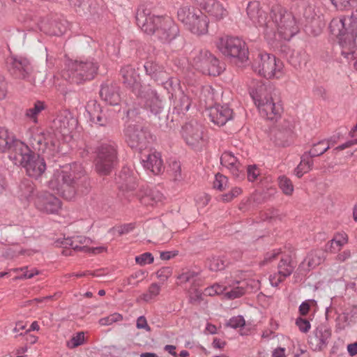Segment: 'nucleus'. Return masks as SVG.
Here are the masks:
<instances>
[{
    "instance_id": "1",
    "label": "nucleus",
    "mask_w": 357,
    "mask_h": 357,
    "mask_svg": "<svg viewBox=\"0 0 357 357\" xmlns=\"http://www.w3.org/2000/svg\"><path fill=\"white\" fill-rule=\"evenodd\" d=\"M0 152H8L10 160L15 165L24 167L29 177L38 178L46 169L45 160L40 154L35 153L26 144L2 127H0Z\"/></svg>"
},
{
    "instance_id": "2",
    "label": "nucleus",
    "mask_w": 357,
    "mask_h": 357,
    "mask_svg": "<svg viewBox=\"0 0 357 357\" xmlns=\"http://www.w3.org/2000/svg\"><path fill=\"white\" fill-rule=\"evenodd\" d=\"M84 174L81 164L73 163L62 169H56L48 183L49 188L65 199L71 200L76 195V184Z\"/></svg>"
},
{
    "instance_id": "3",
    "label": "nucleus",
    "mask_w": 357,
    "mask_h": 357,
    "mask_svg": "<svg viewBox=\"0 0 357 357\" xmlns=\"http://www.w3.org/2000/svg\"><path fill=\"white\" fill-rule=\"evenodd\" d=\"M332 35L341 47L342 55L351 61L357 58V24H329Z\"/></svg>"
},
{
    "instance_id": "4",
    "label": "nucleus",
    "mask_w": 357,
    "mask_h": 357,
    "mask_svg": "<svg viewBox=\"0 0 357 357\" xmlns=\"http://www.w3.org/2000/svg\"><path fill=\"white\" fill-rule=\"evenodd\" d=\"M252 66L256 73L269 79H283L287 73L281 59L264 52L257 54Z\"/></svg>"
},
{
    "instance_id": "5",
    "label": "nucleus",
    "mask_w": 357,
    "mask_h": 357,
    "mask_svg": "<svg viewBox=\"0 0 357 357\" xmlns=\"http://www.w3.org/2000/svg\"><path fill=\"white\" fill-rule=\"evenodd\" d=\"M97 70V64L91 60L67 59L61 76L70 82L79 84L93 79Z\"/></svg>"
},
{
    "instance_id": "6",
    "label": "nucleus",
    "mask_w": 357,
    "mask_h": 357,
    "mask_svg": "<svg viewBox=\"0 0 357 357\" xmlns=\"http://www.w3.org/2000/svg\"><path fill=\"white\" fill-rule=\"evenodd\" d=\"M216 47L222 54L234 59L238 66H243L248 61V47L238 37L222 36L217 41Z\"/></svg>"
},
{
    "instance_id": "7",
    "label": "nucleus",
    "mask_w": 357,
    "mask_h": 357,
    "mask_svg": "<svg viewBox=\"0 0 357 357\" xmlns=\"http://www.w3.org/2000/svg\"><path fill=\"white\" fill-rule=\"evenodd\" d=\"M190 64L205 75L216 76L221 73L218 60L207 50L194 52Z\"/></svg>"
},
{
    "instance_id": "8",
    "label": "nucleus",
    "mask_w": 357,
    "mask_h": 357,
    "mask_svg": "<svg viewBox=\"0 0 357 357\" xmlns=\"http://www.w3.org/2000/svg\"><path fill=\"white\" fill-rule=\"evenodd\" d=\"M252 96L261 116L273 120L280 116L282 105L279 102H275L268 93L261 89L259 92L253 93Z\"/></svg>"
},
{
    "instance_id": "9",
    "label": "nucleus",
    "mask_w": 357,
    "mask_h": 357,
    "mask_svg": "<svg viewBox=\"0 0 357 357\" xmlns=\"http://www.w3.org/2000/svg\"><path fill=\"white\" fill-rule=\"evenodd\" d=\"M181 135L185 144L195 150H201L206 144L205 128L197 121L186 123L182 128Z\"/></svg>"
},
{
    "instance_id": "10",
    "label": "nucleus",
    "mask_w": 357,
    "mask_h": 357,
    "mask_svg": "<svg viewBox=\"0 0 357 357\" xmlns=\"http://www.w3.org/2000/svg\"><path fill=\"white\" fill-rule=\"evenodd\" d=\"M30 144L37 154L53 156L58 151L56 141L50 132L38 130L32 133L29 139Z\"/></svg>"
},
{
    "instance_id": "11",
    "label": "nucleus",
    "mask_w": 357,
    "mask_h": 357,
    "mask_svg": "<svg viewBox=\"0 0 357 357\" xmlns=\"http://www.w3.org/2000/svg\"><path fill=\"white\" fill-rule=\"evenodd\" d=\"M116 161V151L114 146L103 144L99 147L95 160L96 172L100 175L108 174Z\"/></svg>"
},
{
    "instance_id": "12",
    "label": "nucleus",
    "mask_w": 357,
    "mask_h": 357,
    "mask_svg": "<svg viewBox=\"0 0 357 357\" xmlns=\"http://www.w3.org/2000/svg\"><path fill=\"white\" fill-rule=\"evenodd\" d=\"M6 67L10 75L15 79H28L32 73L29 61L22 56H8L6 59Z\"/></svg>"
},
{
    "instance_id": "13",
    "label": "nucleus",
    "mask_w": 357,
    "mask_h": 357,
    "mask_svg": "<svg viewBox=\"0 0 357 357\" xmlns=\"http://www.w3.org/2000/svg\"><path fill=\"white\" fill-rule=\"evenodd\" d=\"M137 96L140 99V102L144 105V108L152 114H158L162 111L163 100L152 88L144 86Z\"/></svg>"
},
{
    "instance_id": "14",
    "label": "nucleus",
    "mask_w": 357,
    "mask_h": 357,
    "mask_svg": "<svg viewBox=\"0 0 357 357\" xmlns=\"http://www.w3.org/2000/svg\"><path fill=\"white\" fill-rule=\"evenodd\" d=\"M126 141L132 148L142 151L149 142V134L142 127L137 125H129L125 129Z\"/></svg>"
},
{
    "instance_id": "15",
    "label": "nucleus",
    "mask_w": 357,
    "mask_h": 357,
    "mask_svg": "<svg viewBox=\"0 0 357 357\" xmlns=\"http://www.w3.org/2000/svg\"><path fill=\"white\" fill-rule=\"evenodd\" d=\"M33 202L39 211L48 214L57 213L61 208V201L53 194L46 191L38 194Z\"/></svg>"
},
{
    "instance_id": "16",
    "label": "nucleus",
    "mask_w": 357,
    "mask_h": 357,
    "mask_svg": "<svg viewBox=\"0 0 357 357\" xmlns=\"http://www.w3.org/2000/svg\"><path fill=\"white\" fill-rule=\"evenodd\" d=\"M156 24H142L140 29L147 35L155 33L162 40L168 41L174 38L178 32L176 24H164L163 27H156Z\"/></svg>"
},
{
    "instance_id": "17",
    "label": "nucleus",
    "mask_w": 357,
    "mask_h": 357,
    "mask_svg": "<svg viewBox=\"0 0 357 357\" xmlns=\"http://www.w3.org/2000/svg\"><path fill=\"white\" fill-rule=\"evenodd\" d=\"M331 337V328L327 325L321 324L309 337L308 343L313 351H321L326 347Z\"/></svg>"
},
{
    "instance_id": "18",
    "label": "nucleus",
    "mask_w": 357,
    "mask_h": 357,
    "mask_svg": "<svg viewBox=\"0 0 357 357\" xmlns=\"http://www.w3.org/2000/svg\"><path fill=\"white\" fill-rule=\"evenodd\" d=\"M201 8L206 11L210 18L208 21H219L227 16V11L216 0H196Z\"/></svg>"
},
{
    "instance_id": "19",
    "label": "nucleus",
    "mask_w": 357,
    "mask_h": 357,
    "mask_svg": "<svg viewBox=\"0 0 357 357\" xmlns=\"http://www.w3.org/2000/svg\"><path fill=\"white\" fill-rule=\"evenodd\" d=\"M208 116L214 124L222 126L232 119L233 111L227 105H217L209 108Z\"/></svg>"
},
{
    "instance_id": "20",
    "label": "nucleus",
    "mask_w": 357,
    "mask_h": 357,
    "mask_svg": "<svg viewBox=\"0 0 357 357\" xmlns=\"http://www.w3.org/2000/svg\"><path fill=\"white\" fill-rule=\"evenodd\" d=\"M141 163L146 170L155 175L160 174L164 169L161 154L157 151H152L149 154H143L141 157Z\"/></svg>"
},
{
    "instance_id": "21",
    "label": "nucleus",
    "mask_w": 357,
    "mask_h": 357,
    "mask_svg": "<svg viewBox=\"0 0 357 357\" xmlns=\"http://www.w3.org/2000/svg\"><path fill=\"white\" fill-rule=\"evenodd\" d=\"M91 240L83 236H77L65 240L64 245L69 246L77 251L84 252L99 253L103 250V248H90Z\"/></svg>"
},
{
    "instance_id": "22",
    "label": "nucleus",
    "mask_w": 357,
    "mask_h": 357,
    "mask_svg": "<svg viewBox=\"0 0 357 357\" xmlns=\"http://www.w3.org/2000/svg\"><path fill=\"white\" fill-rule=\"evenodd\" d=\"M121 73L123 84L131 89L136 95L143 89L144 87L141 85L139 75L132 66H124L122 68Z\"/></svg>"
},
{
    "instance_id": "23",
    "label": "nucleus",
    "mask_w": 357,
    "mask_h": 357,
    "mask_svg": "<svg viewBox=\"0 0 357 357\" xmlns=\"http://www.w3.org/2000/svg\"><path fill=\"white\" fill-rule=\"evenodd\" d=\"M221 165L228 169L236 177H238L243 172L244 167L240 160L231 152H224L220 158Z\"/></svg>"
},
{
    "instance_id": "24",
    "label": "nucleus",
    "mask_w": 357,
    "mask_h": 357,
    "mask_svg": "<svg viewBox=\"0 0 357 357\" xmlns=\"http://www.w3.org/2000/svg\"><path fill=\"white\" fill-rule=\"evenodd\" d=\"M178 20L181 22H195L196 21H206L207 16L199 9L190 8L188 6L180 8L177 13Z\"/></svg>"
},
{
    "instance_id": "25",
    "label": "nucleus",
    "mask_w": 357,
    "mask_h": 357,
    "mask_svg": "<svg viewBox=\"0 0 357 357\" xmlns=\"http://www.w3.org/2000/svg\"><path fill=\"white\" fill-rule=\"evenodd\" d=\"M100 95L104 101L111 105H117L121 102L119 88L114 84H102Z\"/></svg>"
},
{
    "instance_id": "26",
    "label": "nucleus",
    "mask_w": 357,
    "mask_h": 357,
    "mask_svg": "<svg viewBox=\"0 0 357 357\" xmlns=\"http://www.w3.org/2000/svg\"><path fill=\"white\" fill-rule=\"evenodd\" d=\"M324 260V257L322 251H312L300 264L298 269L302 274L306 273L321 264Z\"/></svg>"
},
{
    "instance_id": "27",
    "label": "nucleus",
    "mask_w": 357,
    "mask_h": 357,
    "mask_svg": "<svg viewBox=\"0 0 357 357\" xmlns=\"http://www.w3.org/2000/svg\"><path fill=\"white\" fill-rule=\"evenodd\" d=\"M135 18L138 22H161L162 21L168 22L171 20V17L168 15H151L150 10L144 6L138 8Z\"/></svg>"
},
{
    "instance_id": "28",
    "label": "nucleus",
    "mask_w": 357,
    "mask_h": 357,
    "mask_svg": "<svg viewBox=\"0 0 357 357\" xmlns=\"http://www.w3.org/2000/svg\"><path fill=\"white\" fill-rule=\"evenodd\" d=\"M47 109V105L44 101L36 100L24 111V116L31 122L36 124L38 123V116Z\"/></svg>"
},
{
    "instance_id": "29",
    "label": "nucleus",
    "mask_w": 357,
    "mask_h": 357,
    "mask_svg": "<svg viewBox=\"0 0 357 357\" xmlns=\"http://www.w3.org/2000/svg\"><path fill=\"white\" fill-rule=\"evenodd\" d=\"M174 96V107L176 112L180 114L188 111L191 105V100L188 95L185 94L181 88H178Z\"/></svg>"
},
{
    "instance_id": "30",
    "label": "nucleus",
    "mask_w": 357,
    "mask_h": 357,
    "mask_svg": "<svg viewBox=\"0 0 357 357\" xmlns=\"http://www.w3.org/2000/svg\"><path fill=\"white\" fill-rule=\"evenodd\" d=\"M245 281H234L232 282H227L225 287L227 290L225 291V296L229 299H234L243 296L245 293Z\"/></svg>"
},
{
    "instance_id": "31",
    "label": "nucleus",
    "mask_w": 357,
    "mask_h": 357,
    "mask_svg": "<svg viewBox=\"0 0 357 357\" xmlns=\"http://www.w3.org/2000/svg\"><path fill=\"white\" fill-rule=\"evenodd\" d=\"M86 109L91 122L100 126H104L106 123V120L103 119L102 115L100 105L96 101L89 102Z\"/></svg>"
},
{
    "instance_id": "32",
    "label": "nucleus",
    "mask_w": 357,
    "mask_h": 357,
    "mask_svg": "<svg viewBox=\"0 0 357 357\" xmlns=\"http://www.w3.org/2000/svg\"><path fill=\"white\" fill-rule=\"evenodd\" d=\"M277 31L279 40H289L299 31V28L297 24H278Z\"/></svg>"
},
{
    "instance_id": "33",
    "label": "nucleus",
    "mask_w": 357,
    "mask_h": 357,
    "mask_svg": "<svg viewBox=\"0 0 357 357\" xmlns=\"http://www.w3.org/2000/svg\"><path fill=\"white\" fill-rule=\"evenodd\" d=\"M70 6L77 15L86 16L91 13V0H68Z\"/></svg>"
},
{
    "instance_id": "34",
    "label": "nucleus",
    "mask_w": 357,
    "mask_h": 357,
    "mask_svg": "<svg viewBox=\"0 0 357 357\" xmlns=\"http://www.w3.org/2000/svg\"><path fill=\"white\" fill-rule=\"evenodd\" d=\"M270 17L272 22H287L291 20V15L281 6H275L271 8Z\"/></svg>"
},
{
    "instance_id": "35",
    "label": "nucleus",
    "mask_w": 357,
    "mask_h": 357,
    "mask_svg": "<svg viewBox=\"0 0 357 357\" xmlns=\"http://www.w3.org/2000/svg\"><path fill=\"white\" fill-rule=\"evenodd\" d=\"M357 320V308L354 307L350 313H342L337 318V327L340 329H344L351 322Z\"/></svg>"
},
{
    "instance_id": "36",
    "label": "nucleus",
    "mask_w": 357,
    "mask_h": 357,
    "mask_svg": "<svg viewBox=\"0 0 357 357\" xmlns=\"http://www.w3.org/2000/svg\"><path fill=\"white\" fill-rule=\"evenodd\" d=\"M165 199L162 193L157 189H151L142 198V202L144 204L153 206L160 203Z\"/></svg>"
},
{
    "instance_id": "37",
    "label": "nucleus",
    "mask_w": 357,
    "mask_h": 357,
    "mask_svg": "<svg viewBox=\"0 0 357 357\" xmlns=\"http://www.w3.org/2000/svg\"><path fill=\"white\" fill-rule=\"evenodd\" d=\"M307 54L303 49L294 50L289 57V63L295 68L305 64L307 61Z\"/></svg>"
},
{
    "instance_id": "38",
    "label": "nucleus",
    "mask_w": 357,
    "mask_h": 357,
    "mask_svg": "<svg viewBox=\"0 0 357 357\" xmlns=\"http://www.w3.org/2000/svg\"><path fill=\"white\" fill-rule=\"evenodd\" d=\"M35 187L33 184L27 181L20 186L19 197L22 202H29L33 197Z\"/></svg>"
},
{
    "instance_id": "39",
    "label": "nucleus",
    "mask_w": 357,
    "mask_h": 357,
    "mask_svg": "<svg viewBox=\"0 0 357 357\" xmlns=\"http://www.w3.org/2000/svg\"><path fill=\"white\" fill-rule=\"evenodd\" d=\"M348 242V236L347 234L337 233L336 234L333 239L330 241V250L331 252H336Z\"/></svg>"
},
{
    "instance_id": "40",
    "label": "nucleus",
    "mask_w": 357,
    "mask_h": 357,
    "mask_svg": "<svg viewBox=\"0 0 357 357\" xmlns=\"http://www.w3.org/2000/svg\"><path fill=\"white\" fill-rule=\"evenodd\" d=\"M335 141L332 139H324L315 144L313 147L310 150L309 154L311 157H316L322 155L325 153L331 144H333Z\"/></svg>"
},
{
    "instance_id": "41",
    "label": "nucleus",
    "mask_w": 357,
    "mask_h": 357,
    "mask_svg": "<svg viewBox=\"0 0 357 357\" xmlns=\"http://www.w3.org/2000/svg\"><path fill=\"white\" fill-rule=\"evenodd\" d=\"M262 11L259 8L258 1L250 2L247 7V14L250 20L260 22L263 20Z\"/></svg>"
},
{
    "instance_id": "42",
    "label": "nucleus",
    "mask_w": 357,
    "mask_h": 357,
    "mask_svg": "<svg viewBox=\"0 0 357 357\" xmlns=\"http://www.w3.org/2000/svg\"><path fill=\"white\" fill-rule=\"evenodd\" d=\"M278 24H262L261 29L264 31L265 38L272 43L275 40H279L278 31Z\"/></svg>"
},
{
    "instance_id": "43",
    "label": "nucleus",
    "mask_w": 357,
    "mask_h": 357,
    "mask_svg": "<svg viewBox=\"0 0 357 357\" xmlns=\"http://www.w3.org/2000/svg\"><path fill=\"white\" fill-rule=\"evenodd\" d=\"M144 69L146 74L157 81L158 80V76L163 77L165 74V73L162 70V68L153 61L146 62L144 64Z\"/></svg>"
},
{
    "instance_id": "44",
    "label": "nucleus",
    "mask_w": 357,
    "mask_h": 357,
    "mask_svg": "<svg viewBox=\"0 0 357 357\" xmlns=\"http://www.w3.org/2000/svg\"><path fill=\"white\" fill-rule=\"evenodd\" d=\"M199 273L192 269L184 270L180 275H178L177 279L178 284H184L186 282H195Z\"/></svg>"
},
{
    "instance_id": "45",
    "label": "nucleus",
    "mask_w": 357,
    "mask_h": 357,
    "mask_svg": "<svg viewBox=\"0 0 357 357\" xmlns=\"http://www.w3.org/2000/svg\"><path fill=\"white\" fill-rule=\"evenodd\" d=\"M278 185L282 192L290 196L294 192V185L291 181L286 176H280L278 177Z\"/></svg>"
},
{
    "instance_id": "46",
    "label": "nucleus",
    "mask_w": 357,
    "mask_h": 357,
    "mask_svg": "<svg viewBox=\"0 0 357 357\" xmlns=\"http://www.w3.org/2000/svg\"><path fill=\"white\" fill-rule=\"evenodd\" d=\"M160 292V287L156 283L151 284L147 291L142 294L139 299L142 300L145 302H149L153 300Z\"/></svg>"
},
{
    "instance_id": "47",
    "label": "nucleus",
    "mask_w": 357,
    "mask_h": 357,
    "mask_svg": "<svg viewBox=\"0 0 357 357\" xmlns=\"http://www.w3.org/2000/svg\"><path fill=\"white\" fill-rule=\"evenodd\" d=\"M227 261L223 257H212L208 259V267L212 271H219L225 269Z\"/></svg>"
},
{
    "instance_id": "48",
    "label": "nucleus",
    "mask_w": 357,
    "mask_h": 357,
    "mask_svg": "<svg viewBox=\"0 0 357 357\" xmlns=\"http://www.w3.org/2000/svg\"><path fill=\"white\" fill-rule=\"evenodd\" d=\"M278 268L279 273L286 278L292 273L294 266L291 264V261L282 259L278 264Z\"/></svg>"
},
{
    "instance_id": "49",
    "label": "nucleus",
    "mask_w": 357,
    "mask_h": 357,
    "mask_svg": "<svg viewBox=\"0 0 357 357\" xmlns=\"http://www.w3.org/2000/svg\"><path fill=\"white\" fill-rule=\"evenodd\" d=\"M312 166V162L310 160H305L302 158L301 162L295 169V174L298 178L303 176L304 174L308 172Z\"/></svg>"
},
{
    "instance_id": "50",
    "label": "nucleus",
    "mask_w": 357,
    "mask_h": 357,
    "mask_svg": "<svg viewBox=\"0 0 357 357\" xmlns=\"http://www.w3.org/2000/svg\"><path fill=\"white\" fill-rule=\"evenodd\" d=\"M186 29L192 33L200 36L208 32V24H185Z\"/></svg>"
},
{
    "instance_id": "51",
    "label": "nucleus",
    "mask_w": 357,
    "mask_h": 357,
    "mask_svg": "<svg viewBox=\"0 0 357 357\" xmlns=\"http://www.w3.org/2000/svg\"><path fill=\"white\" fill-rule=\"evenodd\" d=\"M62 24H42V26H40V29L44 31L47 34L52 35V36H60L63 34L62 31L61 30L59 25Z\"/></svg>"
},
{
    "instance_id": "52",
    "label": "nucleus",
    "mask_w": 357,
    "mask_h": 357,
    "mask_svg": "<svg viewBox=\"0 0 357 357\" xmlns=\"http://www.w3.org/2000/svg\"><path fill=\"white\" fill-rule=\"evenodd\" d=\"M227 289V288L225 287V286L215 283L212 286L206 288L204 291V294L205 296H213L225 293V291H226Z\"/></svg>"
},
{
    "instance_id": "53",
    "label": "nucleus",
    "mask_w": 357,
    "mask_h": 357,
    "mask_svg": "<svg viewBox=\"0 0 357 357\" xmlns=\"http://www.w3.org/2000/svg\"><path fill=\"white\" fill-rule=\"evenodd\" d=\"M19 20L27 22L29 21H43L44 19H42L41 17L39 16L38 12L33 10H23L21 13V18L19 19Z\"/></svg>"
},
{
    "instance_id": "54",
    "label": "nucleus",
    "mask_w": 357,
    "mask_h": 357,
    "mask_svg": "<svg viewBox=\"0 0 357 357\" xmlns=\"http://www.w3.org/2000/svg\"><path fill=\"white\" fill-rule=\"evenodd\" d=\"M303 29L309 36L315 37L322 32L323 29L320 24H305Z\"/></svg>"
},
{
    "instance_id": "55",
    "label": "nucleus",
    "mask_w": 357,
    "mask_h": 357,
    "mask_svg": "<svg viewBox=\"0 0 357 357\" xmlns=\"http://www.w3.org/2000/svg\"><path fill=\"white\" fill-rule=\"evenodd\" d=\"M84 342V334L79 332L73 335L70 340L66 342V345L69 349H74L82 345Z\"/></svg>"
},
{
    "instance_id": "56",
    "label": "nucleus",
    "mask_w": 357,
    "mask_h": 357,
    "mask_svg": "<svg viewBox=\"0 0 357 357\" xmlns=\"http://www.w3.org/2000/svg\"><path fill=\"white\" fill-rule=\"evenodd\" d=\"M228 185V178L221 174H217L213 181V188L220 191L225 190Z\"/></svg>"
},
{
    "instance_id": "57",
    "label": "nucleus",
    "mask_w": 357,
    "mask_h": 357,
    "mask_svg": "<svg viewBox=\"0 0 357 357\" xmlns=\"http://www.w3.org/2000/svg\"><path fill=\"white\" fill-rule=\"evenodd\" d=\"M153 257L150 252H145L135 257V261L140 266L150 264L153 262Z\"/></svg>"
},
{
    "instance_id": "58",
    "label": "nucleus",
    "mask_w": 357,
    "mask_h": 357,
    "mask_svg": "<svg viewBox=\"0 0 357 357\" xmlns=\"http://www.w3.org/2000/svg\"><path fill=\"white\" fill-rule=\"evenodd\" d=\"M123 319V317L121 314L119 313H114L110 314L106 317L102 318L100 319L99 322L102 326L110 325L114 322H117L121 321Z\"/></svg>"
},
{
    "instance_id": "59",
    "label": "nucleus",
    "mask_w": 357,
    "mask_h": 357,
    "mask_svg": "<svg viewBox=\"0 0 357 357\" xmlns=\"http://www.w3.org/2000/svg\"><path fill=\"white\" fill-rule=\"evenodd\" d=\"M202 97L204 98L206 103L211 105L214 100V90L211 86H204L202 91Z\"/></svg>"
},
{
    "instance_id": "60",
    "label": "nucleus",
    "mask_w": 357,
    "mask_h": 357,
    "mask_svg": "<svg viewBox=\"0 0 357 357\" xmlns=\"http://www.w3.org/2000/svg\"><path fill=\"white\" fill-rule=\"evenodd\" d=\"M244 325L245 320L242 316L233 317L227 323V326L232 328H240Z\"/></svg>"
},
{
    "instance_id": "61",
    "label": "nucleus",
    "mask_w": 357,
    "mask_h": 357,
    "mask_svg": "<svg viewBox=\"0 0 357 357\" xmlns=\"http://www.w3.org/2000/svg\"><path fill=\"white\" fill-rule=\"evenodd\" d=\"M172 274V270L171 268L162 267L157 271L156 276L160 280L165 282L168 280Z\"/></svg>"
},
{
    "instance_id": "62",
    "label": "nucleus",
    "mask_w": 357,
    "mask_h": 357,
    "mask_svg": "<svg viewBox=\"0 0 357 357\" xmlns=\"http://www.w3.org/2000/svg\"><path fill=\"white\" fill-rule=\"evenodd\" d=\"M242 192V190L238 187H235L231 189V190L228 192L225 193L222 195V199L224 202H231L232 199H234L235 197H238L241 193Z\"/></svg>"
},
{
    "instance_id": "63",
    "label": "nucleus",
    "mask_w": 357,
    "mask_h": 357,
    "mask_svg": "<svg viewBox=\"0 0 357 357\" xmlns=\"http://www.w3.org/2000/svg\"><path fill=\"white\" fill-rule=\"evenodd\" d=\"M136 186L137 185L133 178L131 177H128L126 179V182L121 184L119 188L123 192H130L135 190Z\"/></svg>"
},
{
    "instance_id": "64",
    "label": "nucleus",
    "mask_w": 357,
    "mask_h": 357,
    "mask_svg": "<svg viewBox=\"0 0 357 357\" xmlns=\"http://www.w3.org/2000/svg\"><path fill=\"white\" fill-rule=\"evenodd\" d=\"M259 169L258 167L255 165H249L247 169V174H248V179L249 181L253 182L255 181L257 177L259 176Z\"/></svg>"
}]
</instances>
